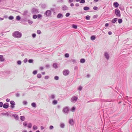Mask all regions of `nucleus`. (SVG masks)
Here are the masks:
<instances>
[{"mask_svg": "<svg viewBox=\"0 0 132 132\" xmlns=\"http://www.w3.org/2000/svg\"><path fill=\"white\" fill-rule=\"evenodd\" d=\"M22 34L18 31H16L13 33L12 35L13 37L15 38H19L21 37Z\"/></svg>", "mask_w": 132, "mask_h": 132, "instance_id": "1", "label": "nucleus"}, {"mask_svg": "<svg viewBox=\"0 0 132 132\" xmlns=\"http://www.w3.org/2000/svg\"><path fill=\"white\" fill-rule=\"evenodd\" d=\"M69 111V109L68 107H66L63 108V112L64 114H67L68 113Z\"/></svg>", "mask_w": 132, "mask_h": 132, "instance_id": "2", "label": "nucleus"}, {"mask_svg": "<svg viewBox=\"0 0 132 132\" xmlns=\"http://www.w3.org/2000/svg\"><path fill=\"white\" fill-rule=\"evenodd\" d=\"M78 99V97L76 96L72 97L71 99V102L73 103H75L76 102Z\"/></svg>", "mask_w": 132, "mask_h": 132, "instance_id": "3", "label": "nucleus"}, {"mask_svg": "<svg viewBox=\"0 0 132 132\" xmlns=\"http://www.w3.org/2000/svg\"><path fill=\"white\" fill-rule=\"evenodd\" d=\"M104 55L106 60H108L109 59L110 56L108 53L106 52H105Z\"/></svg>", "mask_w": 132, "mask_h": 132, "instance_id": "4", "label": "nucleus"}, {"mask_svg": "<svg viewBox=\"0 0 132 132\" xmlns=\"http://www.w3.org/2000/svg\"><path fill=\"white\" fill-rule=\"evenodd\" d=\"M115 13L116 15L119 16H120V12L119 10L116 9L115 10Z\"/></svg>", "mask_w": 132, "mask_h": 132, "instance_id": "5", "label": "nucleus"}, {"mask_svg": "<svg viewBox=\"0 0 132 132\" xmlns=\"http://www.w3.org/2000/svg\"><path fill=\"white\" fill-rule=\"evenodd\" d=\"M10 103L11 104V107L13 109L15 107V102L13 101H11L10 102Z\"/></svg>", "mask_w": 132, "mask_h": 132, "instance_id": "6", "label": "nucleus"}, {"mask_svg": "<svg viewBox=\"0 0 132 132\" xmlns=\"http://www.w3.org/2000/svg\"><path fill=\"white\" fill-rule=\"evenodd\" d=\"M69 71L68 70H64L63 72V75L65 76L68 75L69 73Z\"/></svg>", "mask_w": 132, "mask_h": 132, "instance_id": "7", "label": "nucleus"}, {"mask_svg": "<svg viewBox=\"0 0 132 132\" xmlns=\"http://www.w3.org/2000/svg\"><path fill=\"white\" fill-rule=\"evenodd\" d=\"M46 14L47 16H50L51 14V11L50 10H47L46 11Z\"/></svg>", "mask_w": 132, "mask_h": 132, "instance_id": "8", "label": "nucleus"}, {"mask_svg": "<svg viewBox=\"0 0 132 132\" xmlns=\"http://www.w3.org/2000/svg\"><path fill=\"white\" fill-rule=\"evenodd\" d=\"M69 123L71 125H73L74 124V121L73 119H70L69 120Z\"/></svg>", "mask_w": 132, "mask_h": 132, "instance_id": "9", "label": "nucleus"}, {"mask_svg": "<svg viewBox=\"0 0 132 132\" xmlns=\"http://www.w3.org/2000/svg\"><path fill=\"white\" fill-rule=\"evenodd\" d=\"M9 107V105L8 103H6L3 105V107L6 109L7 108Z\"/></svg>", "mask_w": 132, "mask_h": 132, "instance_id": "10", "label": "nucleus"}, {"mask_svg": "<svg viewBox=\"0 0 132 132\" xmlns=\"http://www.w3.org/2000/svg\"><path fill=\"white\" fill-rule=\"evenodd\" d=\"M113 5L115 7L117 8L119 4L118 3L115 2L113 3Z\"/></svg>", "mask_w": 132, "mask_h": 132, "instance_id": "11", "label": "nucleus"}, {"mask_svg": "<svg viewBox=\"0 0 132 132\" xmlns=\"http://www.w3.org/2000/svg\"><path fill=\"white\" fill-rule=\"evenodd\" d=\"M12 116H13L15 118L16 120H18L19 119V117L16 114H13Z\"/></svg>", "mask_w": 132, "mask_h": 132, "instance_id": "12", "label": "nucleus"}, {"mask_svg": "<svg viewBox=\"0 0 132 132\" xmlns=\"http://www.w3.org/2000/svg\"><path fill=\"white\" fill-rule=\"evenodd\" d=\"M5 59L3 58V55H0V61L1 62H3L4 61Z\"/></svg>", "mask_w": 132, "mask_h": 132, "instance_id": "13", "label": "nucleus"}, {"mask_svg": "<svg viewBox=\"0 0 132 132\" xmlns=\"http://www.w3.org/2000/svg\"><path fill=\"white\" fill-rule=\"evenodd\" d=\"M60 126L61 128H63L64 127L65 125L64 123H60Z\"/></svg>", "mask_w": 132, "mask_h": 132, "instance_id": "14", "label": "nucleus"}, {"mask_svg": "<svg viewBox=\"0 0 132 132\" xmlns=\"http://www.w3.org/2000/svg\"><path fill=\"white\" fill-rule=\"evenodd\" d=\"M117 18H115L112 20L111 22L113 23H115L117 21Z\"/></svg>", "mask_w": 132, "mask_h": 132, "instance_id": "15", "label": "nucleus"}, {"mask_svg": "<svg viewBox=\"0 0 132 132\" xmlns=\"http://www.w3.org/2000/svg\"><path fill=\"white\" fill-rule=\"evenodd\" d=\"M85 60L84 59H80V62L81 63H84L85 62Z\"/></svg>", "mask_w": 132, "mask_h": 132, "instance_id": "16", "label": "nucleus"}, {"mask_svg": "<svg viewBox=\"0 0 132 132\" xmlns=\"http://www.w3.org/2000/svg\"><path fill=\"white\" fill-rule=\"evenodd\" d=\"M53 67L55 69H56L58 67L57 66V64L56 63H54L53 64Z\"/></svg>", "mask_w": 132, "mask_h": 132, "instance_id": "17", "label": "nucleus"}, {"mask_svg": "<svg viewBox=\"0 0 132 132\" xmlns=\"http://www.w3.org/2000/svg\"><path fill=\"white\" fill-rule=\"evenodd\" d=\"M31 105L32 107L34 108H36V104L35 103H32L31 104Z\"/></svg>", "mask_w": 132, "mask_h": 132, "instance_id": "18", "label": "nucleus"}, {"mask_svg": "<svg viewBox=\"0 0 132 132\" xmlns=\"http://www.w3.org/2000/svg\"><path fill=\"white\" fill-rule=\"evenodd\" d=\"M71 61L73 63V64L77 62L76 61L75 59H72Z\"/></svg>", "mask_w": 132, "mask_h": 132, "instance_id": "19", "label": "nucleus"}, {"mask_svg": "<svg viewBox=\"0 0 132 132\" xmlns=\"http://www.w3.org/2000/svg\"><path fill=\"white\" fill-rule=\"evenodd\" d=\"M57 101L56 100H54L52 102V103L53 105H56L57 104Z\"/></svg>", "mask_w": 132, "mask_h": 132, "instance_id": "20", "label": "nucleus"}, {"mask_svg": "<svg viewBox=\"0 0 132 132\" xmlns=\"http://www.w3.org/2000/svg\"><path fill=\"white\" fill-rule=\"evenodd\" d=\"M27 127L29 128H31L32 127V124L30 123H29L28 124Z\"/></svg>", "mask_w": 132, "mask_h": 132, "instance_id": "21", "label": "nucleus"}, {"mask_svg": "<svg viewBox=\"0 0 132 132\" xmlns=\"http://www.w3.org/2000/svg\"><path fill=\"white\" fill-rule=\"evenodd\" d=\"M95 39V37L94 36H92L91 37V39L92 40H94Z\"/></svg>", "mask_w": 132, "mask_h": 132, "instance_id": "22", "label": "nucleus"}, {"mask_svg": "<svg viewBox=\"0 0 132 132\" xmlns=\"http://www.w3.org/2000/svg\"><path fill=\"white\" fill-rule=\"evenodd\" d=\"M25 117L24 116H22L21 117L20 119L22 121H24L25 120Z\"/></svg>", "mask_w": 132, "mask_h": 132, "instance_id": "23", "label": "nucleus"}, {"mask_svg": "<svg viewBox=\"0 0 132 132\" xmlns=\"http://www.w3.org/2000/svg\"><path fill=\"white\" fill-rule=\"evenodd\" d=\"M14 18V17L12 16H10L9 17V19L10 20H12Z\"/></svg>", "mask_w": 132, "mask_h": 132, "instance_id": "24", "label": "nucleus"}, {"mask_svg": "<svg viewBox=\"0 0 132 132\" xmlns=\"http://www.w3.org/2000/svg\"><path fill=\"white\" fill-rule=\"evenodd\" d=\"M84 9L85 10H87L89 9V8L88 7L85 6L84 8Z\"/></svg>", "mask_w": 132, "mask_h": 132, "instance_id": "25", "label": "nucleus"}, {"mask_svg": "<svg viewBox=\"0 0 132 132\" xmlns=\"http://www.w3.org/2000/svg\"><path fill=\"white\" fill-rule=\"evenodd\" d=\"M55 95L53 94H52L50 96V98L52 99H54L55 98Z\"/></svg>", "mask_w": 132, "mask_h": 132, "instance_id": "26", "label": "nucleus"}, {"mask_svg": "<svg viewBox=\"0 0 132 132\" xmlns=\"http://www.w3.org/2000/svg\"><path fill=\"white\" fill-rule=\"evenodd\" d=\"M62 15L60 13H59L57 15V17L58 18H60L62 16Z\"/></svg>", "mask_w": 132, "mask_h": 132, "instance_id": "27", "label": "nucleus"}, {"mask_svg": "<svg viewBox=\"0 0 132 132\" xmlns=\"http://www.w3.org/2000/svg\"><path fill=\"white\" fill-rule=\"evenodd\" d=\"M37 127L36 126L34 125L33 126V128L34 130H36L37 129Z\"/></svg>", "mask_w": 132, "mask_h": 132, "instance_id": "28", "label": "nucleus"}, {"mask_svg": "<svg viewBox=\"0 0 132 132\" xmlns=\"http://www.w3.org/2000/svg\"><path fill=\"white\" fill-rule=\"evenodd\" d=\"M37 76L38 78H40L41 77V75L39 73L37 75Z\"/></svg>", "mask_w": 132, "mask_h": 132, "instance_id": "29", "label": "nucleus"}, {"mask_svg": "<svg viewBox=\"0 0 132 132\" xmlns=\"http://www.w3.org/2000/svg\"><path fill=\"white\" fill-rule=\"evenodd\" d=\"M23 104L24 105H26L27 104V102L26 101H23Z\"/></svg>", "mask_w": 132, "mask_h": 132, "instance_id": "30", "label": "nucleus"}, {"mask_svg": "<svg viewBox=\"0 0 132 132\" xmlns=\"http://www.w3.org/2000/svg\"><path fill=\"white\" fill-rule=\"evenodd\" d=\"M27 122L25 121L23 122V125L25 126H27Z\"/></svg>", "mask_w": 132, "mask_h": 132, "instance_id": "31", "label": "nucleus"}, {"mask_svg": "<svg viewBox=\"0 0 132 132\" xmlns=\"http://www.w3.org/2000/svg\"><path fill=\"white\" fill-rule=\"evenodd\" d=\"M28 62L29 63H32L33 62V60L32 59H30L28 60Z\"/></svg>", "mask_w": 132, "mask_h": 132, "instance_id": "32", "label": "nucleus"}, {"mask_svg": "<svg viewBox=\"0 0 132 132\" xmlns=\"http://www.w3.org/2000/svg\"><path fill=\"white\" fill-rule=\"evenodd\" d=\"M82 87L81 86H80L78 88V90L80 91H81L82 89Z\"/></svg>", "mask_w": 132, "mask_h": 132, "instance_id": "33", "label": "nucleus"}, {"mask_svg": "<svg viewBox=\"0 0 132 132\" xmlns=\"http://www.w3.org/2000/svg\"><path fill=\"white\" fill-rule=\"evenodd\" d=\"M17 64H18L19 65H20L21 64V61L19 60V61H17Z\"/></svg>", "mask_w": 132, "mask_h": 132, "instance_id": "34", "label": "nucleus"}, {"mask_svg": "<svg viewBox=\"0 0 132 132\" xmlns=\"http://www.w3.org/2000/svg\"><path fill=\"white\" fill-rule=\"evenodd\" d=\"M54 79L56 80H58L59 79V77L57 76H55L54 78Z\"/></svg>", "mask_w": 132, "mask_h": 132, "instance_id": "35", "label": "nucleus"}, {"mask_svg": "<svg viewBox=\"0 0 132 132\" xmlns=\"http://www.w3.org/2000/svg\"><path fill=\"white\" fill-rule=\"evenodd\" d=\"M118 22L119 23H120L122 22V20L121 19H119L118 20Z\"/></svg>", "mask_w": 132, "mask_h": 132, "instance_id": "36", "label": "nucleus"}, {"mask_svg": "<svg viewBox=\"0 0 132 132\" xmlns=\"http://www.w3.org/2000/svg\"><path fill=\"white\" fill-rule=\"evenodd\" d=\"M37 71L36 70L32 72L33 74L35 75L37 73Z\"/></svg>", "mask_w": 132, "mask_h": 132, "instance_id": "37", "label": "nucleus"}, {"mask_svg": "<svg viewBox=\"0 0 132 132\" xmlns=\"http://www.w3.org/2000/svg\"><path fill=\"white\" fill-rule=\"evenodd\" d=\"M65 56L66 57H69V55L68 53H66L65 55Z\"/></svg>", "mask_w": 132, "mask_h": 132, "instance_id": "38", "label": "nucleus"}, {"mask_svg": "<svg viewBox=\"0 0 132 132\" xmlns=\"http://www.w3.org/2000/svg\"><path fill=\"white\" fill-rule=\"evenodd\" d=\"M2 114L3 115H6L7 116H9V114L8 112H7L6 113H2Z\"/></svg>", "mask_w": 132, "mask_h": 132, "instance_id": "39", "label": "nucleus"}, {"mask_svg": "<svg viewBox=\"0 0 132 132\" xmlns=\"http://www.w3.org/2000/svg\"><path fill=\"white\" fill-rule=\"evenodd\" d=\"M20 19V18L19 16H17L16 17V19L17 20H19Z\"/></svg>", "mask_w": 132, "mask_h": 132, "instance_id": "40", "label": "nucleus"}, {"mask_svg": "<svg viewBox=\"0 0 132 132\" xmlns=\"http://www.w3.org/2000/svg\"><path fill=\"white\" fill-rule=\"evenodd\" d=\"M37 33L39 34H41V31L39 30H38L37 32Z\"/></svg>", "mask_w": 132, "mask_h": 132, "instance_id": "41", "label": "nucleus"}, {"mask_svg": "<svg viewBox=\"0 0 132 132\" xmlns=\"http://www.w3.org/2000/svg\"><path fill=\"white\" fill-rule=\"evenodd\" d=\"M75 109V108L74 107H73L71 108V111L72 112H73L74 111Z\"/></svg>", "mask_w": 132, "mask_h": 132, "instance_id": "42", "label": "nucleus"}, {"mask_svg": "<svg viewBox=\"0 0 132 132\" xmlns=\"http://www.w3.org/2000/svg\"><path fill=\"white\" fill-rule=\"evenodd\" d=\"M90 17L89 15H87L86 16V19L87 20H89L90 19Z\"/></svg>", "mask_w": 132, "mask_h": 132, "instance_id": "43", "label": "nucleus"}, {"mask_svg": "<svg viewBox=\"0 0 132 132\" xmlns=\"http://www.w3.org/2000/svg\"><path fill=\"white\" fill-rule=\"evenodd\" d=\"M72 27L74 29H76L77 28V25H72Z\"/></svg>", "mask_w": 132, "mask_h": 132, "instance_id": "44", "label": "nucleus"}, {"mask_svg": "<svg viewBox=\"0 0 132 132\" xmlns=\"http://www.w3.org/2000/svg\"><path fill=\"white\" fill-rule=\"evenodd\" d=\"M85 2V0H81L80 1V3H84Z\"/></svg>", "mask_w": 132, "mask_h": 132, "instance_id": "45", "label": "nucleus"}, {"mask_svg": "<svg viewBox=\"0 0 132 132\" xmlns=\"http://www.w3.org/2000/svg\"><path fill=\"white\" fill-rule=\"evenodd\" d=\"M42 16V15H41L40 14H38L37 16V17L38 18H41Z\"/></svg>", "mask_w": 132, "mask_h": 132, "instance_id": "46", "label": "nucleus"}, {"mask_svg": "<svg viewBox=\"0 0 132 132\" xmlns=\"http://www.w3.org/2000/svg\"><path fill=\"white\" fill-rule=\"evenodd\" d=\"M33 18L34 19H36L37 18V16L36 15H34L33 16Z\"/></svg>", "mask_w": 132, "mask_h": 132, "instance_id": "47", "label": "nucleus"}, {"mask_svg": "<svg viewBox=\"0 0 132 132\" xmlns=\"http://www.w3.org/2000/svg\"><path fill=\"white\" fill-rule=\"evenodd\" d=\"M53 128H54V127H53V126H50L49 128V129L50 130L52 129H53Z\"/></svg>", "mask_w": 132, "mask_h": 132, "instance_id": "48", "label": "nucleus"}, {"mask_svg": "<svg viewBox=\"0 0 132 132\" xmlns=\"http://www.w3.org/2000/svg\"><path fill=\"white\" fill-rule=\"evenodd\" d=\"M32 37L33 38H35L36 36V35L35 34H33L32 35Z\"/></svg>", "mask_w": 132, "mask_h": 132, "instance_id": "49", "label": "nucleus"}, {"mask_svg": "<svg viewBox=\"0 0 132 132\" xmlns=\"http://www.w3.org/2000/svg\"><path fill=\"white\" fill-rule=\"evenodd\" d=\"M3 105V103L2 102H0V107H2Z\"/></svg>", "mask_w": 132, "mask_h": 132, "instance_id": "50", "label": "nucleus"}, {"mask_svg": "<svg viewBox=\"0 0 132 132\" xmlns=\"http://www.w3.org/2000/svg\"><path fill=\"white\" fill-rule=\"evenodd\" d=\"M70 15V14L69 13H67L66 14L65 16L66 17H67Z\"/></svg>", "mask_w": 132, "mask_h": 132, "instance_id": "51", "label": "nucleus"}, {"mask_svg": "<svg viewBox=\"0 0 132 132\" xmlns=\"http://www.w3.org/2000/svg\"><path fill=\"white\" fill-rule=\"evenodd\" d=\"M93 9L94 10H96L98 8L96 6H94L93 7Z\"/></svg>", "mask_w": 132, "mask_h": 132, "instance_id": "52", "label": "nucleus"}, {"mask_svg": "<svg viewBox=\"0 0 132 132\" xmlns=\"http://www.w3.org/2000/svg\"><path fill=\"white\" fill-rule=\"evenodd\" d=\"M27 61V59L26 58L23 61V62L24 63H26Z\"/></svg>", "mask_w": 132, "mask_h": 132, "instance_id": "53", "label": "nucleus"}, {"mask_svg": "<svg viewBox=\"0 0 132 132\" xmlns=\"http://www.w3.org/2000/svg\"><path fill=\"white\" fill-rule=\"evenodd\" d=\"M16 96L17 97H19L20 96V94L18 93H17L16 94Z\"/></svg>", "mask_w": 132, "mask_h": 132, "instance_id": "54", "label": "nucleus"}, {"mask_svg": "<svg viewBox=\"0 0 132 132\" xmlns=\"http://www.w3.org/2000/svg\"><path fill=\"white\" fill-rule=\"evenodd\" d=\"M45 66L47 68H48L50 67V65L48 64H47Z\"/></svg>", "mask_w": 132, "mask_h": 132, "instance_id": "55", "label": "nucleus"}, {"mask_svg": "<svg viewBox=\"0 0 132 132\" xmlns=\"http://www.w3.org/2000/svg\"><path fill=\"white\" fill-rule=\"evenodd\" d=\"M10 101V100L9 99L7 98L6 100V101L7 102H9Z\"/></svg>", "mask_w": 132, "mask_h": 132, "instance_id": "56", "label": "nucleus"}, {"mask_svg": "<svg viewBox=\"0 0 132 132\" xmlns=\"http://www.w3.org/2000/svg\"><path fill=\"white\" fill-rule=\"evenodd\" d=\"M49 78V77L48 76H46L45 77V79H48Z\"/></svg>", "mask_w": 132, "mask_h": 132, "instance_id": "57", "label": "nucleus"}, {"mask_svg": "<svg viewBox=\"0 0 132 132\" xmlns=\"http://www.w3.org/2000/svg\"><path fill=\"white\" fill-rule=\"evenodd\" d=\"M108 34L109 35H110L112 34V32L110 31H109L108 32Z\"/></svg>", "mask_w": 132, "mask_h": 132, "instance_id": "58", "label": "nucleus"}, {"mask_svg": "<svg viewBox=\"0 0 132 132\" xmlns=\"http://www.w3.org/2000/svg\"><path fill=\"white\" fill-rule=\"evenodd\" d=\"M40 128L42 130H43L44 128V127L43 126H42L40 127Z\"/></svg>", "mask_w": 132, "mask_h": 132, "instance_id": "59", "label": "nucleus"}, {"mask_svg": "<svg viewBox=\"0 0 132 132\" xmlns=\"http://www.w3.org/2000/svg\"><path fill=\"white\" fill-rule=\"evenodd\" d=\"M74 4L73 3H71L70 4V6H72V7L73 6H74Z\"/></svg>", "mask_w": 132, "mask_h": 132, "instance_id": "60", "label": "nucleus"}, {"mask_svg": "<svg viewBox=\"0 0 132 132\" xmlns=\"http://www.w3.org/2000/svg\"><path fill=\"white\" fill-rule=\"evenodd\" d=\"M40 69L41 70H43V68L42 67H41L40 68Z\"/></svg>", "mask_w": 132, "mask_h": 132, "instance_id": "61", "label": "nucleus"}, {"mask_svg": "<svg viewBox=\"0 0 132 132\" xmlns=\"http://www.w3.org/2000/svg\"><path fill=\"white\" fill-rule=\"evenodd\" d=\"M73 0H69V2L70 3H71L73 1Z\"/></svg>", "mask_w": 132, "mask_h": 132, "instance_id": "62", "label": "nucleus"}, {"mask_svg": "<svg viewBox=\"0 0 132 132\" xmlns=\"http://www.w3.org/2000/svg\"><path fill=\"white\" fill-rule=\"evenodd\" d=\"M42 73L43 75H44L45 74V72H42Z\"/></svg>", "mask_w": 132, "mask_h": 132, "instance_id": "63", "label": "nucleus"}, {"mask_svg": "<svg viewBox=\"0 0 132 132\" xmlns=\"http://www.w3.org/2000/svg\"><path fill=\"white\" fill-rule=\"evenodd\" d=\"M76 6H79V4L78 3H77L75 5Z\"/></svg>", "mask_w": 132, "mask_h": 132, "instance_id": "64", "label": "nucleus"}]
</instances>
